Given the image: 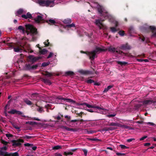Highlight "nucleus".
<instances>
[{"label": "nucleus", "instance_id": "nucleus-1", "mask_svg": "<svg viewBox=\"0 0 156 156\" xmlns=\"http://www.w3.org/2000/svg\"><path fill=\"white\" fill-rule=\"evenodd\" d=\"M93 8H97L100 15L103 18H102V21L108 19L111 23L115 25V27H111L110 29L111 32L115 33L118 31L117 27L118 25V22L116 20L115 18L108 13L107 10L102 6L99 5L97 3L94 2L90 5Z\"/></svg>", "mask_w": 156, "mask_h": 156}, {"label": "nucleus", "instance_id": "nucleus-2", "mask_svg": "<svg viewBox=\"0 0 156 156\" xmlns=\"http://www.w3.org/2000/svg\"><path fill=\"white\" fill-rule=\"evenodd\" d=\"M107 50L109 51L112 53H114L115 51H116L117 53L120 54H121L122 53V52H121L120 51H117L116 48L111 46L109 47L107 49H105L104 48H101L99 47H97L95 50L90 52H89L85 53L83 51H81V52L83 53H86L89 56L90 58L92 60L95 58L96 54L102 51H105Z\"/></svg>", "mask_w": 156, "mask_h": 156}, {"label": "nucleus", "instance_id": "nucleus-3", "mask_svg": "<svg viewBox=\"0 0 156 156\" xmlns=\"http://www.w3.org/2000/svg\"><path fill=\"white\" fill-rule=\"evenodd\" d=\"M35 2L42 6H54L55 5L61 2V0H36Z\"/></svg>", "mask_w": 156, "mask_h": 156}, {"label": "nucleus", "instance_id": "nucleus-4", "mask_svg": "<svg viewBox=\"0 0 156 156\" xmlns=\"http://www.w3.org/2000/svg\"><path fill=\"white\" fill-rule=\"evenodd\" d=\"M63 100L64 101H66V102H71L72 100L70 99L65 98H62L61 96L59 97H54L53 98H51L50 99L49 102L52 103H59L60 104H62V102L58 103V100Z\"/></svg>", "mask_w": 156, "mask_h": 156}, {"label": "nucleus", "instance_id": "nucleus-5", "mask_svg": "<svg viewBox=\"0 0 156 156\" xmlns=\"http://www.w3.org/2000/svg\"><path fill=\"white\" fill-rule=\"evenodd\" d=\"M26 28L28 33L27 35L30 34H35L37 33V29L32 25L30 24L25 25Z\"/></svg>", "mask_w": 156, "mask_h": 156}, {"label": "nucleus", "instance_id": "nucleus-6", "mask_svg": "<svg viewBox=\"0 0 156 156\" xmlns=\"http://www.w3.org/2000/svg\"><path fill=\"white\" fill-rule=\"evenodd\" d=\"M37 15L34 18L35 22L37 23L41 22L43 20H44L46 18V15H43L41 14H37Z\"/></svg>", "mask_w": 156, "mask_h": 156}, {"label": "nucleus", "instance_id": "nucleus-7", "mask_svg": "<svg viewBox=\"0 0 156 156\" xmlns=\"http://www.w3.org/2000/svg\"><path fill=\"white\" fill-rule=\"evenodd\" d=\"M95 24L100 29H105L106 27L102 23L100 20H95Z\"/></svg>", "mask_w": 156, "mask_h": 156}, {"label": "nucleus", "instance_id": "nucleus-8", "mask_svg": "<svg viewBox=\"0 0 156 156\" xmlns=\"http://www.w3.org/2000/svg\"><path fill=\"white\" fill-rule=\"evenodd\" d=\"M142 103L143 105L146 106L152 104H154L156 103V101H153L151 99H149L144 101Z\"/></svg>", "mask_w": 156, "mask_h": 156}, {"label": "nucleus", "instance_id": "nucleus-9", "mask_svg": "<svg viewBox=\"0 0 156 156\" xmlns=\"http://www.w3.org/2000/svg\"><path fill=\"white\" fill-rule=\"evenodd\" d=\"M96 108H97V110H98L97 111L100 113L105 114L108 112V110L106 109L98 106H97Z\"/></svg>", "mask_w": 156, "mask_h": 156}, {"label": "nucleus", "instance_id": "nucleus-10", "mask_svg": "<svg viewBox=\"0 0 156 156\" xmlns=\"http://www.w3.org/2000/svg\"><path fill=\"white\" fill-rule=\"evenodd\" d=\"M28 58L30 61L32 62H36L40 58V57H35L32 55H29Z\"/></svg>", "mask_w": 156, "mask_h": 156}, {"label": "nucleus", "instance_id": "nucleus-11", "mask_svg": "<svg viewBox=\"0 0 156 156\" xmlns=\"http://www.w3.org/2000/svg\"><path fill=\"white\" fill-rule=\"evenodd\" d=\"M7 149L6 146H4L1 148L0 150V156H5L6 154L8 153L5 151Z\"/></svg>", "mask_w": 156, "mask_h": 156}, {"label": "nucleus", "instance_id": "nucleus-12", "mask_svg": "<svg viewBox=\"0 0 156 156\" xmlns=\"http://www.w3.org/2000/svg\"><path fill=\"white\" fill-rule=\"evenodd\" d=\"M23 142V140L21 139H18L16 141H14L13 142V145L14 146H17L20 145L21 143Z\"/></svg>", "mask_w": 156, "mask_h": 156}, {"label": "nucleus", "instance_id": "nucleus-13", "mask_svg": "<svg viewBox=\"0 0 156 156\" xmlns=\"http://www.w3.org/2000/svg\"><path fill=\"white\" fill-rule=\"evenodd\" d=\"M78 72L82 74L85 75L90 74L92 73V72L91 71L89 70H84L82 69L79 70Z\"/></svg>", "mask_w": 156, "mask_h": 156}, {"label": "nucleus", "instance_id": "nucleus-14", "mask_svg": "<svg viewBox=\"0 0 156 156\" xmlns=\"http://www.w3.org/2000/svg\"><path fill=\"white\" fill-rule=\"evenodd\" d=\"M26 12V11L21 9H20L16 11V15L18 16L23 13H25Z\"/></svg>", "mask_w": 156, "mask_h": 156}, {"label": "nucleus", "instance_id": "nucleus-15", "mask_svg": "<svg viewBox=\"0 0 156 156\" xmlns=\"http://www.w3.org/2000/svg\"><path fill=\"white\" fill-rule=\"evenodd\" d=\"M150 29L151 30H154L153 32V34L152 35V37H156V27L154 26H150L149 27Z\"/></svg>", "mask_w": 156, "mask_h": 156}, {"label": "nucleus", "instance_id": "nucleus-16", "mask_svg": "<svg viewBox=\"0 0 156 156\" xmlns=\"http://www.w3.org/2000/svg\"><path fill=\"white\" fill-rule=\"evenodd\" d=\"M22 17L25 19L31 18L32 17V15L29 12H28L26 14H23L22 15Z\"/></svg>", "mask_w": 156, "mask_h": 156}, {"label": "nucleus", "instance_id": "nucleus-17", "mask_svg": "<svg viewBox=\"0 0 156 156\" xmlns=\"http://www.w3.org/2000/svg\"><path fill=\"white\" fill-rule=\"evenodd\" d=\"M19 154L17 152L13 153H7L5 156H19Z\"/></svg>", "mask_w": 156, "mask_h": 156}, {"label": "nucleus", "instance_id": "nucleus-18", "mask_svg": "<svg viewBox=\"0 0 156 156\" xmlns=\"http://www.w3.org/2000/svg\"><path fill=\"white\" fill-rule=\"evenodd\" d=\"M18 29L19 30L20 32H21L23 34H24L25 33V30L24 27L21 26H20L18 27Z\"/></svg>", "mask_w": 156, "mask_h": 156}, {"label": "nucleus", "instance_id": "nucleus-19", "mask_svg": "<svg viewBox=\"0 0 156 156\" xmlns=\"http://www.w3.org/2000/svg\"><path fill=\"white\" fill-rule=\"evenodd\" d=\"M43 82L45 84L50 85L51 84V83L49 80L47 79H44L42 80Z\"/></svg>", "mask_w": 156, "mask_h": 156}, {"label": "nucleus", "instance_id": "nucleus-20", "mask_svg": "<svg viewBox=\"0 0 156 156\" xmlns=\"http://www.w3.org/2000/svg\"><path fill=\"white\" fill-rule=\"evenodd\" d=\"M113 86L112 85H109L107 87V88H105L104 89L103 92H107L110 89H111L113 87Z\"/></svg>", "mask_w": 156, "mask_h": 156}, {"label": "nucleus", "instance_id": "nucleus-21", "mask_svg": "<svg viewBox=\"0 0 156 156\" xmlns=\"http://www.w3.org/2000/svg\"><path fill=\"white\" fill-rule=\"evenodd\" d=\"M84 105L88 108H89V109L90 108H94L96 109H97V108H96V106H94L93 105H90L89 104L85 103L84 104Z\"/></svg>", "mask_w": 156, "mask_h": 156}, {"label": "nucleus", "instance_id": "nucleus-22", "mask_svg": "<svg viewBox=\"0 0 156 156\" xmlns=\"http://www.w3.org/2000/svg\"><path fill=\"white\" fill-rule=\"evenodd\" d=\"M71 27H74L75 28V24L73 23H72L71 24L69 25H67L66 26V27H65V28H68V30H69V29Z\"/></svg>", "mask_w": 156, "mask_h": 156}, {"label": "nucleus", "instance_id": "nucleus-23", "mask_svg": "<svg viewBox=\"0 0 156 156\" xmlns=\"http://www.w3.org/2000/svg\"><path fill=\"white\" fill-rule=\"evenodd\" d=\"M63 22L65 24H68L71 23V19H67L64 20Z\"/></svg>", "mask_w": 156, "mask_h": 156}, {"label": "nucleus", "instance_id": "nucleus-24", "mask_svg": "<svg viewBox=\"0 0 156 156\" xmlns=\"http://www.w3.org/2000/svg\"><path fill=\"white\" fill-rule=\"evenodd\" d=\"M14 50L16 52H21L22 49L18 47L14 48Z\"/></svg>", "mask_w": 156, "mask_h": 156}, {"label": "nucleus", "instance_id": "nucleus-25", "mask_svg": "<svg viewBox=\"0 0 156 156\" xmlns=\"http://www.w3.org/2000/svg\"><path fill=\"white\" fill-rule=\"evenodd\" d=\"M62 148V146L60 145H56L52 147L53 150H58Z\"/></svg>", "mask_w": 156, "mask_h": 156}, {"label": "nucleus", "instance_id": "nucleus-26", "mask_svg": "<svg viewBox=\"0 0 156 156\" xmlns=\"http://www.w3.org/2000/svg\"><path fill=\"white\" fill-rule=\"evenodd\" d=\"M48 24H55V21L53 20L50 19L47 21Z\"/></svg>", "mask_w": 156, "mask_h": 156}, {"label": "nucleus", "instance_id": "nucleus-27", "mask_svg": "<svg viewBox=\"0 0 156 156\" xmlns=\"http://www.w3.org/2000/svg\"><path fill=\"white\" fill-rule=\"evenodd\" d=\"M28 66H27V68L30 69H36L37 67V65H34L32 66H29V67H28Z\"/></svg>", "mask_w": 156, "mask_h": 156}, {"label": "nucleus", "instance_id": "nucleus-28", "mask_svg": "<svg viewBox=\"0 0 156 156\" xmlns=\"http://www.w3.org/2000/svg\"><path fill=\"white\" fill-rule=\"evenodd\" d=\"M24 102L28 105H32V102L29 100L26 99L24 100Z\"/></svg>", "mask_w": 156, "mask_h": 156}, {"label": "nucleus", "instance_id": "nucleus-29", "mask_svg": "<svg viewBox=\"0 0 156 156\" xmlns=\"http://www.w3.org/2000/svg\"><path fill=\"white\" fill-rule=\"evenodd\" d=\"M117 63L121 66L125 65L127 64V62H125L117 61Z\"/></svg>", "mask_w": 156, "mask_h": 156}, {"label": "nucleus", "instance_id": "nucleus-30", "mask_svg": "<svg viewBox=\"0 0 156 156\" xmlns=\"http://www.w3.org/2000/svg\"><path fill=\"white\" fill-rule=\"evenodd\" d=\"M66 74L67 75H74V73L73 72L68 71L66 72Z\"/></svg>", "mask_w": 156, "mask_h": 156}, {"label": "nucleus", "instance_id": "nucleus-31", "mask_svg": "<svg viewBox=\"0 0 156 156\" xmlns=\"http://www.w3.org/2000/svg\"><path fill=\"white\" fill-rule=\"evenodd\" d=\"M16 111L15 109H12L11 110V111H9L8 112L9 113L14 114L16 113Z\"/></svg>", "mask_w": 156, "mask_h": 156}, {"label": "nucleus", "instance_id": "nucleus-32", "mask_svg": "<svg viewBox=\"0 0 156 156\" xmlns=\"http://www.w3.org/2000/svg\"><path fill=\"white\" fill-rule=\"evenodd\" d=\"M50 64V62H44L42 63V66L43 67H45L48 65Z\"/></svg>", "mask_w": 156, "mask_h": 156}, {"label": "nucleus", "instance_id": "nucleus-33", "mask_svg": "<svg viewBox=\"0 0 156 156\" xmlns=\"http://www.w3.org/2000/svg\"><path fill=\"white\" fill-rule=\"evenodd\" d=\"M119 146L121 147V148L123 149H127L129 148V147L125 145L122 144H120L119 145Z\"/></svg>", "mask_w": 156, "mask_h": 156}, {"label": "nucleus", "instance_id": "nucleus-34", "mask_svg": "<svg viewBox=\"0 0 156 156\" xmlns=\"http://www.w3.org/2000/svg\"><path fill=\"white\" fill-rule=\"evenodd\" d=\"M121 127H123V128H125V129H131V128H130V127H129L127 126L126 125H122L121 126Z\"/></svg>", "mask_w": 156, "mask_h": 156}, {"label": "nucleus", "instance_id": "nucleus-35", "mask_svg": "<svg viewBox=\"0 0 156 156\" xmlns=\"http://www.w3.org/2000/svg\"><path fill=\"white\" fill-rule=\"evenodd\" d=\"M17 63L18 64H20V63L22 64H25L23 62V59L22 58H20V59H19L17 61Z\"/></svg>", "mask_w": 156, "mask_h": 156}, {"label": "nucleus", "instance_id": "nucleus-36", "mask_svg": "<svg viewBox=\"0 0 156 156\" xmlns=\"http://www.w3.org/2000/svg\"><path fill=\"white\" fill-rule=\"evenodd\" d=\"M86 82L88 83H94V81L91 79H89L86 81Z\"/></svg>", "mask_w": 156, "mask_h": 156}, {"label": "nucleus", "instance_id": "nucleus-37", "mask_svg": "<svg viewBox=\"0 0 156 156\" xmlns=\"http://www.w3.org/2000/svg\"><path fill=\"white\" fill-rule=\"evenodd\" d=\"M47 51L45 49H43L41 51V53L42 54H44L47 53Z\"/></svg>", "mask_w": 156, "mask_h": 156}, {"label": "nucleus", "instance_id": "nucleus-38", "mask_svg": "<svg viewBox=\"0 0 156 156\" xmlns=\"http://www.w3.org/2000/svg\"><path fill=\"white\" fill-rule=\"evenodd\" d=\"M96 132L95 130H89L87 131V133L88 134H93L95 133Z\"/></svg>", "mask_w": 156, "mask_h": 156}, {"label": "nucleus", "instance_id": "nucleus-39", "mask_svg": "<svg viewBox=\"0 0 156 156\" xmlns=\"http://www.w3.org/2000/svg\"><path fill=\"white\" fill-rule=\"evenodd\" d=\"M119 34L120 36H123L124 35V32L123 31H120L119 32Z\"/></svg>", "mask_w": 156, "mask_h": 156}, {"label": "nucleus", "instance_id": "nucleus-40", "mask_svg": "<svg viewBox=\"0 0 156 156\" xmlns=\"http://www.w3.org/2000/svg\"><path fill=\"white\" fill-rule=\"evenodd\" d=\"M141 40L142 41L144 42L145 43L148 42L147 39L145 37H144L143 38H141Z\"/></svg>", "mask_w": 156, "mask_h": 156}, {"label": "nucleus", "instance_id": "nucleus-41", "mask_svg": "<svg viewBox=\"0 0 156 156\" xmlns=\"http://www.w3.org/2000/svg\"><path fill=\"white\" fill-rule=\"evenodd\" d=\"M37 110L40 112H41L43 111L42 108L40 107H38V108L37 109Z\"/></svg>", "mask_w": 156, "mask_h": 156}, {"label": "nucleus", "instance_id": "nucleus-42", "mask_svg": "<svg viewBox=\"0 0 156 156\" xmlns=\"http://www.w3.org/2000/svg\"><path fill=\"white\" fill-rule=\"evenodd\" d=\"M44 44L45 45V46H48L49 44V43L48 42V40H46L44 42Z\"/></svg>", "mask_w": 156, "mask_h": 156}, {"label": "nucleus", "instance_id": "nucleus-43", "mask_svg": "<svg viewBox=\"0 0 156 156\" xmlns=\"http://www.w3.org/2000/svg\"><path fill=\"white\" fill-rule=\"evenodd\" d=\"M24 145L25 146L30 147L31 146H32L33 145V144L27 143L25 144Z\"/></svg>", "mask_w": 156, "mask_h": 156}, {"label": "nucleus", "instance_id": "nucleus-44", "mask_svg": "<svg viewBox=\"0 0 156 156\" xmlns=\"http://www.w3.org/2000/svg\"><path fill=\"white\" fill-rule=\"evenodd\" d=\"M65 118L67 119V121H68L71 119V117L70 116L67 115H66L64 116Z\"/></svg>", "mask_w": 156, "mask_h": 156}, {"label": "nucleus", "instance_id": "nucleus-45", "mask_svg": "<svg viewBox=\"0 0 156 156\" xmlns=\"http://www.w3.org/2000/svg\"><path fill=\"white\" fill-rule=\"evenodd\" d=\"M116 154L118 156H122L125 155V154L117 152L116 153Z\"/></svg>", "mask_w": 156, "mask_h": 156}, {"label": "nucleus", "instance_id": "nucleus-46", "mask_svg": "<svg viewBox=\"0 0 156 156\" xmlns=\"http://www.w3.org/2000/svg\"><path fill=\"white\" fill-rule=\"evenodd\" d=\"M5 135L8 138H9L10 137H12V134L9 133H6L5 134Z\"/></svg>", "mask_w": 156, "mask_h": 156}, {"label": "nucleus", "instance_id": "nucleus-47", "mask_svg": "<svg viewBox=\"0 0 156 156\" xmlns=\"http://www.w3.org/2000/svg\"><path fill=\"white\" fill-rule=\"evenodd\" d=\"M116 122H111L109 124V126H116Z\"/></svg>", "mask_w": 156, "mask_h": 156}, {"label": "nucleus", "instance_id": "nucleus-48", "mask_svg": "<svg viewBox=\"0 0 156 156\" xmlns=\"http://www.w3.org/2000/svg\"><path fill=\"white\" fill-rule=\"evenodd\" d=\"M147 125H150L151 126H154L155 125V124L151 122H148L147 123Z\"/></svg>", "mask_w": 156, "mask_h": 156}, {"label": "nucleus", "instance_id": "nucleus-49", "mask_svg": "<svg viewBox=\"0 0 156 156\" xmlns=\"http://www.w3.org/2000/svg\"><path fill=\"white\" fill-rule=\"evenodd\" d=\"M45 75L48 76H52V74L51 73H46Z\"/></svg>", "mask_w": 156, "mask_h": 156}, {"label": "nucleus", "instance_id": "nucleus-50", "mask_svg": "<svg viewBox=\"0 0 156 156\" xmlns=\"http://www.w3.org/2000/svg\"><path fill=\"white\" fill-rule=\"evenodd\" d=\"M116 115V114H111L107 115V116L109 118L115 116Z\"/></svg>", "mask_w": 156, "mask_h": 156}, {"label": "nucleus", "instance_id": "nucleus-51", "mask_svg": "<svg viewBox=\"0 0 156 156\" xmlns=\"http://www.w3.org/2000/svg\"><path fill=\"white\" fill-rule=\"evenodd\" d=\"M53 55V53L52 52H50L48 55V56L47 57V58H51L52 55Z\"/></svg>", "mask_w": 156, "mask_h": 156}, {"label": "nucleus", "instance_id": "nucleus-52", "mask_svg": "<svg viewBox=\"0 0 156 156\" xmlns=\"http://www.w3.org/2000/svg\"><path fill=\"white\" fill-rule=\"evenodd\" d=\"M55 156H62V154L59 153H56L54 154Z\"/></svg>", "mask_w": 156, "mask_h": 156}, {"label": "nucleus", "instance_id": "nucleus-53", "mask_svg": "<svg viewBox=\"0 0 156 156\" xmlns=\"http://www.w3.org/2000/svg\"><path fill=\"white\" fill-rule=\"evenodd\" d=\"M147 136H144L143 137H142L140 138V140H144V139L147 138Z\"/></svg>", "mask_w": 156, "mask_h": 156}, {"label": "nucleus", "instance_id": "nucleus-54", "mask_svg": "<svg viewBox=\"0 0 156 156\" xmlns=\"http://www.w3.org/2000/svg\"><path fill=\"white\" fill-rule=\"evenodd\" d=\"M135 140V139L134 138H130V139H127V141L128 142H129L132 141L133 140Z\"/></svg>", "mask_w": 156, "mask_h": 156}, {"label": "nucleus", "instance_id": "nucleus-55", "mask_svg": "<svg viewBox=\"0 0 156 156\" xmlns=\"http://www.w3.org/2000/svg\"><path fill=\"white\" fill-rule=\"evenodd\" d=\"M63 128L65 129L66 130L68 131H69V128L67 127H66V126H63Z\"/></svg>", "mask_w": 156, "mask_h": 156}, {"label": "nucleus", "instance_id": "nucleus-56", "mask_svg": "<svg viewBox=\"0 0 156 156\" xmlns=\"http://www.w3.org/2000/svg\"><path fill=\"white\" fill-rule=\"evenodd\" d=\"M31 138V136H25L24 137V138L25 139H30Z\"/></svg>", "mask_w": 156, "mask_h": 156}, {"label": "nucleus", "instance_id": "nucleus-57", "mask_svg": "<svg viewBox=\"0 0 156 156\" xmlns=\"http://www.w3.org/2000/svg\"><path fill=\"white\" fill-rule=\"evenodd\" d=\"M88 139L89 140H91V141H96L98 140L96 138H89Z\"/></svg>", "mask_w": 156, "mask_h": 156}, {"label": "nucleus", "instance_id": "nucleus-58", "mask_svg": "<svg viewBox=\"0 0 156 156\" xmlns=\"http://www.w3.org/2000/svg\"><path fill=\"white\" fill-rule=\"evenodd\" d=\"M16 114L19 115H21L22 114V112L19 111H16Z\"/></svg>", "mask_w": 156, "mask_h": 156}, {"label": "nucleus", "instance_id": "nucleus-59", "mask_svg": "<svg viewBox=\"0 0 156 156\" xmlns=\"http://www.w3.org/2000/svg\"><path fill=\"white\" fill-rule=\"evenodd\" d=\"M83 151L84 152V155H86L87 154V150L85 149H83Z\"/></svg>", "mask_w": 156, "mask_h": 156}, {"label": "nucleus", "instance_id": "nucleus-60", "mask_svg": "<svg viewBox=\"0 0 156 156\" xmlns=\"http://www.w3.org/2000/svg\"><path fill=\"white\" fill-rule=\"evenodd\" d=\"M121 125H122L116 122V126L119 127H121Z\"/></svg>", "mask_w": 156, "mask_h": 156}, {"label": "nucleus", "instance_id": "nucleus-61", "mask_svg": "<svg viewBox=\"0 0 156 156\" xmlns=\"http://www.w3.org/2000/svg\"><path fill=\"white\" fill-rule=\"evenodd\" d=\"M30 124L33 125V124H37V123L36 122H30Z\"/></svg>", "mask_w": 156, "mask_h": 156}, {"label": "nucleus", "instance_id": "nucleus-62", "mask_svg": "<svg viewBox=\"0 0 156 156\" xmlns=\"http://www.w3.org/2000/svg\"><path fill=\"white\" fill-rule=\"evenodd\" d=\"M87 110L90 112H94V111L93 110L91 109L90 108V109L89 108L87 109Z\"/></svg>", "mask_w": 156, "mask_h": 156}, {"label": "nucleus", "instance_id": "nucleus-63", "mask_svg": "<svg viewBox=\"0 0 156 156\" xmlns=\"http://www.w3.org/2000/svg\"><path fill=\"white\" fill-rule=\"evenodd\" d=\"M78 120L76 119L72 120L70 121L71 122H75L77 121Z\"/></svg>", "mask_w": 156, "mask_h": 156}, {"label": "nucleus", "instance_id": "nucleus-64", "mask_svg": "<svg viewBox=\"0 0 156 156\" xmlns=\"http://www.w3.org/2000/svg\"><path fill=\"white\" fill-rule=\"evenodd\" d=\"M150 145V144L149 143H145L144 144L145 146H149Z\"/></svg>", "mask_w": 156, "mask_h": 156}]
</instances>
